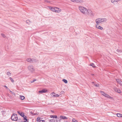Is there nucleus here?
I'll list each match as a JSON object with an SVG mask.
<instances>
[{
	"instance_id": "1",
	"label": "nucleus",
	"mask_w": 122,
	"mask_h": 122,
	"mask_svg": "<svg viewBox=\"0 0 122 122\" xmlns=\"http://www.w3.org/2000/svg\"><path fill=\"white\" fill-rule=\"evenodd\" d=\"M107 21V19L105 18H99L96 20L95 22L97 24L96 25H98L100 23H102L103 22H106Z\"/></svg>"
},
{
	"instance_id": "2",
	"label": "nucleus",
	"mask_w": 122,
	"mask_h": 122,
	"mask_svg": "<svg viewBox=\"0 0 122 122\" xmlns=\"http://www.w3.org/2000/svg\"><path fill=\"white\" fill-rule=\"evenodd\" d=\"M78 8L79 10L82 13L84 14L87 15L88 9L81 5L79 6Z\"/></svg>"
},
{
	"instance_id": "3",
	"label": "nucleus",
	"mask_w": 122,
	"mask_h": 122,
	"mask_svg": "<svg viewBox=\"0 0 122 122\" xmlns=\"http://www.w3.org/2000/svg\"><path fill=\"white\" fill-rule=\"evenodd\" d=\"M11 119L13 121H17L18 119L17 115L15 114H13L11 117Z\"/></svg>"
},
{
	"instance_id": "4",
	"label": "nucleus",
	"mask_w": 122,
	"mask_h": 122,
	"mask_svg": "<svg viewBox=\"0 0 122 122\" xmlns=\"http://www.w3.org/2000/svg\"><path fill=\"white\" fill-rule=\"evenodd\" d=\"M28 70L31 72H33L35 71V69L33 66L32 65H29L28 66Z\"/></svg>"
},
{
	"instance_id": "5",
	"label": "nucleus",
	"mask_w": 122,
	"mask_h": 122,
	"mask_svg": "<svg viewBox=\"0 0 122 122\" xmlns=\"http://www.w3.org/2000/svg\"><path fill=\"white\" fill-rule=\"evenodd\" d=\"M87 14H88V15L92 17L94 15L93 13L91 10L89 9L87 10Z\"/></svg>"
},
{
	"instance_id": "6",
	"label": "nucleus",
	"mask_w": 122,
	"mask_h": 122,
	"mask_svg": "<svg viewBox=\"0 0 122 122\" xmlns=\"http://www.w3.org/2000/svg\"><path fill=\"white\" fill-rule=\"evenodd\" d=\"M26 61L30 63L34 62H36L35 59L30 58H28L26 59Z\"/></svg>"
},
{
	"instance_id": "7",
	"label": "nucleus",
	"mask_w": 122,
	"mask_h": 122,
	"mask_svg": "<svg viewBox=\"0 0 122 122\" xmlns=\"http://www.w3.org/2000/svg\"><path fill=\"white\" fill-rule=\"evenodd\" d=\"M49 8L50 10L52 11L55 12V10L56 9V7H52L51 6H49L48 7Z\"/></svg>"
},
{
	"instance_id": "8",
	"label": "nucleus",
	"mask_w": 122,
	"mask_h": 122,
	"mask_svg": "<svg viewBox=\"0 0 122 122\" xmlns=\"http://www.w3.org/2000/svg\"><path fill=\"white\" fill-rule=\"evenodd\" d=\"M114 89L115 92L118 93H120L122 92L119 89L116 87H114Z\"/></svg>"
},
{
	"instance_id": "9",
	"label": "nucleus",
	"mask_w": 122,
	"mask_h": 122,
	"mask_svg": "<svg viewBox=\"0 0 122 122\" xmlns=\"http://www.w3.org/2000/svg\"><path fill=\"white\" fill-rule=\"evenodd\" d=\"M50 95L52 97H58L59 96V95L56 94L54 92L52 93Z\"/></svg>"
},
{
	"instance_id": "10",
	"label": "nucleus",
	"mask_w": 122,
	"mask_h": 122,
	"mask_svg": "<svg viewBox=\"0 0 122 122\" xmlns=\"http://www.w3.org/2000/svg\"><path fill=\"white\" fill-rule=\"evenodd\" d=\"M104 96L108 98H110V99H113V97H111V96H109V95L106 94V93L104 94Z\"/></svg>"
},
{
	"instance_id": "11",
	"label": "nucleus",
	"mask_w": 122,
	"mask_h": 122,
	"mask_svg": "<svg viewBox=\"0 0 122 122\" xmlns=\"http://www.w3.org/2000/svg\"><path fill=\"white\" fill-rule=\"evenodd\" d=\"M56 9L55 10V12L59 13L61 12V9L56 7Z\"/></svg>"
},
{
	"instance_id": "12",
	"label": "nucleus",
	"mask_w": 122,
	"mask_h": 122,
	"mask_svg": "<svg viewBox=\"0 0 122 122\" xmlns=\"http://www.w3.org/2000/svg\"><path fill=\"white\" fill-rule=\"evenodd\" d=\"M116 81L118 83L122 86V81L121 80L119 79H116Z\"/></svg>"
},
{
	"instance_id": "13",
	"label": "nucleus",
	"mask_w": 122,
	"mask_h": 122,
	"mask_svg": "<svg viewBox=\"0 0 122 122\" xmlns=\"http://www.w3.org/2000/svg\"><path fill=\"white\" fill-rule=\"evenodd\" d=\"M22 117H24L25 116L23 112H21L19 111L17 112Z\"/></svg>"
},
{
	"instance_id": "14",
	"label": "nucleus",
	"mask_w": 122,
	"mask_h": 122,
	"mask_svg": "<svg viewBox=\"0 0 122 122\" xmlns=\"http://www.w3.org/2000/svg\"><path fill=\"white\" fill-rule=\"evenodd\" d=\"M120 0H111V2L112 3L114 4L115 2L118 3Z\"/></svg>"
},
{
	"instance_id": "15",
	"label": "nucleus",
	"mask_w": 122,
	"mask_h": 122,
	"mask_svg": "<svg viewBox=\"0 0 122 122\" xmlns=\"http://www.w3.org/2000/svg\"><path fill=\"white\" fill-rule=\"evenodd\" d=\"M95 26L97 28L100 30H102L103 29V28L102 27L100 26H98V25H96Z\"/></svg>"
},
{
	"instance_id": "16",
	"label": "nucleus",
	"mask_w": 122,
	"mask_h": 122,
	"mask_svg": "<svg viewBox=\"0 0 122 122\" xmlns=\"http://www.w3.org/2000/svg\"><path fill=\"white\" fill-rule=\"evenodd\" d=\"M47 92V90L45 89H43L42 90L39 91V92L41 93L46 92Z\"/></svg>"
},
{
	"instance_id": "17",
	"label": "nucleus",
	"mask_w": 122,
	"mask_h": 122,
	"mask_svg": "<svg viewBox=\"0 0 122 122\" xmlns=\"http://www.w3.org/2000/svg\"><path fill=\"white\" fill-rule=\"evenodd\" d=\"M60 118H61V119H68V118L67 117H66L65 116H60Z\"/></svg>"
},
{
	"instance_id": "18",
	"label": "nucleus",
	"mask_w": 122,
	"mask_h": 122,
	"mask_svg": "<svg viewBox=\"0 0 122 122\" xmlns=\"http://www.w3.org/2000/svg\"><path fill=\"white\" fill-rule=\"evenodd\" d=\"M50 117L51 118H57V116L56 115L54 116L53 115H51L50 116Z\"/></svg>"
},
{
	"instance_id": "19",
	"label": "nucleus",
	"mask_w": 122,
	"mask_h": 122,
	"mask_svg": "<svg viewBox=\"0 0 122 122\" xmlns=\"http://www.w3.org/2000/svg\"><path fill=\"white\" fill-rule=\"evenodd\" d=\"M117 117H122V114L120 113H117Z\"/></svg>"
},
{
	"instance_id": "20",
	"label": "nucleus",
	"mask_w": 122,
	"mask_h": 122,
	"mask_svg": "<svg viewBox=\"0 0 122 122\" xmlns=\"http://www.w3.org/2000/svg\"><path fill=\"white\" fill-rule=\"evenodd\" d=\"M20 99L23 100L25 98V97L23 96L20 95Z\"/></svg>"
},
{
	"instance_id": "21",
	"label": "nucleus",
	"mask_w": 122,
	"mask_h": 122,
	"mask_svg": "<svg viewBox=\"0 0 122 122\" xmlns=\"http://www.w3.org/2000/svg\"><path fill=\"white\" fill-rule=\"evenodd\" d=\"M55 120L54 119H51L49 120V122H55Z\"/></svg>"
},
{
	"instance_id": "22",
	"label": "nucleus",
	"mask_w": 122,
	"mask_h": 122,
	"mask_svg": "<svg viewBox=\"0 0 122 122\" xmlns=\"http://www.w3.org/2000/svg\"><path fill=\"white\" fill-rule=\"evenodd\" d=\"M41 120V118L40 117H38L37 118V122H39Z\"/></svg>"
},
{
	"instance_id": "23",
	"label": "nucleus",
	"mask_w": 122,
	"mask_h": 122,
	"mask_svg": "<svg viewBox=\"0 0 122 122\" xmlns=\"http://www.w3.org/2000/svg\"><path fill=\"white\" fill-rule=\"evenodd\" d=\"M100 92L101 94L103 96H104V94L106 93H105V92L102 91H100Z\"/></svg>"
},
{
	"instance_id": "24",
	"label": "nucleus",
	"mask_w": 122,
	"mask_h": 122,
	"mask_svg": "<svg viewBox=\"0 0 122 122\" xmlns=\"http://www.w3.org/2000/svg\"><path fill=\"white\" fill-rule=\"evenodd\" d=\"M90 66H92L94 68H95L96 67V66H95L94 64L93 63H92L91 64H90Z\"/></svg>"
},
{
	"instance_id": "25",
	"label": "nucleus",
	"mask_w": 122,
	"mask_h": 122,
	"mask_svg": "<svg viewBox=\"0 0 122 122\" xmlns=\"http://www.w3.org/2000/svg\"><path fill=\"white\" fill-rule=\"evenodd\" d=\"M62 81L64 82L65 83H67V80L65 79H63Z\"/></svg>"
},
{
	"instance_id": "26",
	"label": "nucleus",
	"mask_w": 122,
	"mask_h": 122,
	"mask_svg": "<svg viewBox=\"0 0 122 122\" xmlns=\"http://www.w3.org/2000/svg\"><path fill=\"white\" fill-rule=\"evenodd\" d=\"M9 78L10 79V80H11V81L12 82H14V80L11 77H10V78Z\"/></svg>"
},
{
	"instance_id": "27",
	"label": "nucleus",
	"mask_w": 122,
	"mask_h": 122,
	"mask_svg": "<svg viewBox=\"0 0 122 122\" xmlns=\"http://www.w3.org/2000/svg\"><path fill=\"white\" fill-rule=\"evenodd\" d=\"M84 2V1L82 0H78V3H83Z\"/></svg>"
},
{
	"instance_id": "28",
	"label": "nucleus",
	"mask_w": 122,
	"mask_h": 122,
	"mask_svg": "<svg viewBox=\"0 0 122 122\" xmlns=\"http://www.w3.org/2000/svg\"><path fill=\"white\" fill-rule=\"evenodd\" d=\"M1 35L4 38H5L6 37V36H5V35L3 34H1Z\"/></svg>"
},
{
	"instance_id": "29",
	"label": "nucleus",
	"mask_w": 122,
	"mask_h": 122,
	"mask_svg": "<svg viewBox=\"0 0 122 122\" xmlns=\"http://www.w3.org/2000/svg\"><path fill=\"white\" fill-rule=\"evenodd\" d=\"M61 119H59V118H58V119H56V122H60Z\"/></svg>"
},
{
	"instance_id": "30",
	"label": "nucleus",
	"mask_w": 122,
	"mask_h": 122,
	"mask_svg": "<svg viewBox=\"0 0 122 122\" xmlns=\"http://www.w3.org/2000/svg\"><path fill=\"white\" fill-rule=\"evenodd\" d=\"M7 74L10 76V75H11L9 71H8L7 72Z\"/></svg>"
},
{
	"instance_id": "31",
	"label": "nucleus",
	"mask_w": 122,
	"mask_h": 122,
	"mask_svg": "<svg viewBox=\"0 0 122 122\" xmlns=\"http://www.w3.org/2000/svg\"><path fill=\"white\" fill-rule=\"evenodd\" d=\"M45 2L47 3H50V1L47 0H45Z\"/></svg>"
},
{
	"instance_id": "32",
	"label": "nucleus",
	"mask_w": 122,
	"mask_h": 122,
	"mask_svg": "<svg viewBox=\"0 0 122 122\" xmlns=\"http://www.w3.org/2000/svg\"><path fill=\"white\" fill-rule=\"evenodd\" d=\"M94 85L96 87H99V85L98 84H94Z\"/></svg>"
},
{
	"instance_id": "33",
	"label": "nucleus",
	"mask_w": 122,
	"mask_h": 122,
	"mask_svg": "<svg viewBox=\"0 0 122 122\" xmlns=\"http://www.w3.org/2000/svg\"><path fill=\"white\" fill-rule=\"evenodd\" d=\"M117 51L118 52H121L122 51L119 50H117Z\"/></svg>"
},
{
	"instance_id": "34",
	"label": "nucleus",
	"mask_w": 122,
	"mask_h": 122,
	"mask_svg": "<svg viewBox=\"0 0 122 122\" xmlns=\"http://www.w3.org/2000/svg\"><path fill=\"white\" fill-rule=\"evenodd\" d=\"M36 79H35L33 80L32 81H31V82L32 83H33L35 81H36Z\"/></svg>"
},
{
	"instance_id": "35",
	"label": "nucleus",
	"mask_w": 122,
	"mask_h": 122,
	"mask_svg": "<svg viewBox=\"0 0 122 122\" xmlns=\"http://www.w3.org/2000/svg\"><path fill=\"white\" fill-rule=\"evenodd\" d=\"M39 122H45V121L44 120H40Z\"/></svg>"
},
{
	"instance_id": "36",
	"label": "nucleus",
	"mask_w": 122,
	"mask_h": 122,
	"mask_svg": "<svg viewBox=\"0 0 122 122\" xmlns=\"http://www.w3.org/2000/svg\"><path fill=\"white\" fill-rule=\"evenodd\" d=\"M78 0H75V2H76L77 3H78Z\"/></svg>"
},
{
	"instance_id": "37",
	"label": "nucleus",
	"mask_w": 122,
	"mask_h": 122,
	"mask_svg": "<svg viewBox=\"0 0 122 122\" xmlns=\"http://www.w3.org/2000/svg\"><path fill=\"white\" fill-rule=\"evenodd\" d=\"M23 117V118L24 119V120H25V119H26V116H25V117Z\"/></svg>"
},
{
	"instance_id": "38",
	"label": "nucleus",
	"mask_w": 122,
	"mask_h": 122,
	"mask_svg": "<svg viewBox=\"0 0 122 122\" xmlns=\"http://www.w3.org/2000/svg\"><path fill=\"white\" fill-rule=\"evenodd\" d=\"M4 87H6V88H8L7 87V86H5H5H4Z\"/></svg>"
},
{
	"instance_id": "39",
	"label": "nucleus",
	"mask_w": 122,
	"mask_h": 122,
	"mask_svg": "<svg viewBox=\"0 0 122 122\" xmlns=\"http://www.w3.org/2000/svg\"><path fill=\"white\" fill-rule=\"evenodd\" d=\"M64 122H68V121H64Z\"/></svg>"
},
{
	"instance_id": "40",
	"label": "nucleus",
	"mask_w": 122,
	"mask_h": 122,
	"mask_svg": "<svg viewBox=\"0 0 122 122\" xmlns=\"http://www.w3.org/2000/svg\"><path fill=\"white\" fill-rule=\"evenodd\" d=\"M10 92H11L12 93H13V92H12L11 91H10Z\"/></svg>"
},
{
	"instance_id": "41",
	"label": "nucleus",
	"mask_w": 122,
	"mask_h": 122,
	"mask_svg": "<svg viewBox=\"0 0 122 122\" xmlns=\"http://www.w3.org/2000/svg\"><path fill=\"white\" fill-rule=\"evenodd\" d=\"M25 121H27V120L26 118V119H25Z\"/></svg>"
},
{
	"instance_id": "42",
	"label": "nucleus",
	"mask_w": 122,
	"mask_h": 122,
	"mask_svg": "<svg viewBox=\"0 0 122 122\" xmlns=\"http://www.w3.org/2000/svg\"><path fill=\"white\" fill-rule=\"evenodd\" d=\"M28 21H29V20H27L26 21V22H27V23H28V22H27Z\"/></svg>"
},
{
	"instance_id": "43",
	"label": "nucleus",
	"mask_w": 122,
	"mask_h": 122,
	"mask_svg": "<svg viewBox=\"0 0 122 122\" xmlns=\"http://www.w3.org/2000/svg\"><path fill=\"white\" fill-rule=\"evenodd\" d=\"M26 121H24V122H26Z\"/></svg>"
},
{
	"instance_id": "44",
	"label": "nucleus",
	"mask_w": 122,
	"mask_h": 122,
	"mask_svg": "<svg viewBox=\"0 0 122 122\" xmlns=\"http://www.w3.org/2000/svg\"><path fill=\"white\" fill-rule=\"evenodd\" d=\"M94 83V82H92V83Z\"/></svg>"
},
{
	"instance_id": "45",
	"label": "nucleus",
	"mask_w": 122,
	"mask_h": 122,
	"mask_svg": "<svg viewBox=\"0 0 122 122\" xmlns=\"http://www.w3.org/2000/svg\"><path fill=\"white\" fill-rule=\"evenodd\" d=\"M92 75H94V74H92Z\"/></svg>"
},
{
	"instance_id": "46",
	"label": "nucleus",
	"mask_w": 122,
	"mask_h": 122,
	"mask_svg": "<svg viewBox=\"0 0 122 122\" xmlns=\"http://www.w3.org/2000/svg\"><path fill=\"white\" fill-rule=\"evenodd\" d=\"M63 92V91H62V92Z\"/></svg>"
},
{
	"instance_id": "47",
	"label": "nucleus",
	"mask_w": 122,
	"mask_h": 122,
	"mask_svg": "<svg viewBox=\"0 0 122 122\" xmlns=\"http://www.w3.org/2000/svg\"><path fill=\"white\" fill-rule=\"evenodd\" d=\"M34 115H36V114H34Z\"/></svg>"
}]
</instances>
